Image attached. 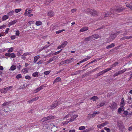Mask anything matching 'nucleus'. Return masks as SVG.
<instances>
[{
	"label": "nucleus",
	"mask_w": 132,
	"mask_h": 132,
	"mask_svg": "<svg viewBox=\"0 0 132 132\" xmlns=\"http://www.w3.org/2000/svg\"><path fill=\"white\" fill-rule=\"evenodd\" d=\"M104 129L107 132H110V130L109 128H107L106 127H105L104 128Z\"/></svg>",
	"instance_id": "nucleus-42"
},
{
	"label": "nucleus",
	"mask_w": 132,
	"mask_h": 132,
	"mask_svg": "<svg viewBox=\"0 0 132 132\" xmlns=\"http://www.w3.org/2000/svg\"><path fill=\"white\" fill-rule=\"evenodd\" d=\"M103 123L104 125V126H105L106 125L108 124L109 123V122L108 121H106L104 122Z\"/></svg>",
	"instance_id": "nucleus-63"
},
{
	"label": "nucleus",
	"mask_w": 132,
	"mask_h": 132,
	"mask_svg": "<svg viewBox=\"0 0 132 132\" xmlns=\"http://www.w3.org/2000/svg\"><path fill=\"white\" fill-rule=\"evenodd\" d=\"M44 87V85H42L39 87L38 88H37L34 91V93H36L37 92H38L39 90H41L42 89H43Z\"/></svg>",
	"instance_id": "nucleus-10"
},
{
	"label": "nucleus",
	"mask_w": 132,
	"mask_h": 132,
	"mask_svg": "<svg viewBox=\"0 0 132 132\" xmlns=\"http://www.w3.org/2000/svg\"><path fill=\"white\" fill-rule=\"evenodd\" d=\"M92 39H97L99 37V36L98 34H96L93 35L91 36Z\"/></svg>",
	"instance_id": "nucleus-25"
},
{
	"label": "nucleus",
	"mask_w": 132,
	"mask_h": 132,
	"mask_svg": "<svg viewBox=\"0 0 132 132\" xmlns=\"http://www.w3.org/2000/svg\"><path fill=\"white\" fill-rule=\"evenodd\" d=\"M103 71H101L100 72H99L97 73V75L98 76H100V75H101L102 74H103Z\"/></svg>",
	"instance_id": "nucleus-56"
},
{
	"label": "nucleus",
	"mask_w": 132,
	"mask_h": 132,
	"mask_svg": "<svg viewBox=\"0 0 132 132\" xmlns=\"http://www.w3.org/2000/svg\"><path fill=\"white\" fill-rule=\"evenodd\" d=\"M13 12L14 11H13L10 12L8 13V16H11V15H12Z\"/></svg>",
	"instance_id": "nucleus-55"
},
{
	"label": "nucleus",
	"mask_w": 132,
	"mask_h": 132,
	"mask_svg": "<svg viewBox=\"0 0 132 132\" xmlns=\"http://www.w3.org/2000/svg\"><path fill=\"white\" fill-rule=\"evenodd\" d=\"M22 71L23 73H27L28 72L26 68L24 69H22Z\"/></svg>",
	"instance_id": "nucleus-45"
},
{
	"label": "nucleus",
	"mask_w": 132,
	"mask_h": 132,
	"mask_svg": "<svg viewBox=\"0 0 132 132\" xmlns=\"http://www.w3.org/2000/svg\"><path fill=\"white\" fill-rule=\"evenodd\" d=\"M54 118V116H49L48 117L43 118L41 120L43 122H44L47 121L48 120H49L51 119H53Z\"/></svg>",
	"instance_id": "nucleus-8"
},
{
	"label": "nucleus",
	"mask_w": 132,
	"mask_h": 132,
	"mask_svg": "<svg viewBox=\"0 0 132 132\" xmlns=\"http://www.w3.org/2000/svg\"><path fill=\"white\" fill-rule=\"evenodd\" d=\"M32 76L34 77H38V72H36L32 74Z\"/></svg>",
	"instance_id": "nucleus-40"
},
{
	"label": "nucleus",
	"mask_w": 132,
	"mask_h": 132,
	"mask_svg": "<svg viewBox=\"0 0 132 132\" xmlns=\"http://www.w3.org/2000/svg\"><path fill=\"white\" fill-rule=\"evenodd\" d=\"M114 13V12H113V9H112L110 10V12H106L104 13V17L108 16L110 14H113Z\"/></svg>",
	"instance_id": "nucleus-7"
},
{
	"label": "nucleus",
	"mask_w": 132,
	"mask_h": 132,
	"mask_svg": "<svg viewBox=\"0 0 132 132\" xmlns=\"http://www.w3.org/2000/svg\"><path fill=\"white\" fill-rule=\"evenodd\" d=\"M13 86H10L6 88H4L0 90V91L2 93L5 94L6 93L8 90H11L12 89Z\"/></svg>",
	"instance_id": "nucleus-3"
},
{
	"label": "nucleus",
	"mask_w": 132,
	"mask_h": 132,
	"mask_svg": "<svg viewBox=\"0 0 132 132\" xmlns=\"http://www.w3.org/2000/svg\"><path fill=\"white\" fill-rule=\"evenodd\" d=\"M25 78L26 79L29 80L31 78V77L30 76H27L25 77Z\"/></svg>",
	"instance_id": "nucleus-54"
},
{
	"label": "nucleus",
	"mask_w": 132,
	"mask_h": 132,
	"mask_svg": "<svg viewBox=\"0 0 132 132\" xmlns=\"http://www.w3.org/2000/svg\"><path fill=\"white\" fill-rule=\"evenodd\" d=\"M91 58L90 56H88L87 57L83 59L84 62L86 61L89 59Z\"/></svg>",
	"instance_id": "nucleus-43"
},
{
	"label": "nucleus",
	"mask_w": 132,
	"mask_h": 132,
	"mask_svg": "<svg viewBox=\"0 0 132 132\" xmlns=\"http://www.w3.org/2000/svg\"><path fill=\"white\" fill-rule=\"evenodd\" d=\"M15 55L14 53H12L10 54V57L12 58H13L15 57Z\"/></svg>",
	"instance_id": "nucleus-49"
},
{
	"label": "nucleus",
	"mask_w": 132,
	"mask_h": 132,
	"mask_svg": "<svg viewBox=\"0 0 132 132\" xmlns=\"http://www.w3.org/2000/svg\"><path fill=\"white\" fill-rule=\"evenodd\" d=\"M65 30V29H62V30L57 31H56V33L57 34H59V33L62 32L63 31H64Z\"/></svg>",
	"instance_id": "nucleus-41"
},
{
	"label": "nucleus",
	"mask_w": 132,
	"mask_h": 132,
	"mask_svg": "<svg viewBox=\"0 0 132 132\" xmlns=\"http://www.w3.org/2000/svg\"><path fill=\"white\" fill-rule=\"evenodd\" d=\"M105 104V102H102L100 103L99 104L97 105V108H100L101 107H102L103 105H104Z\"/></svg>",
	"instance_id": "nucleus-17"
},
{
	"label": "nucleus",
	"mask_w": 132,
	"mask_h": 132,
	"mask_svg": "<svg viewBox=\"0 0 132 132\" xmlns=\"http://www.w3.org/2000/svg\"><path fill=\"white\" fill-rule=\"evenodd\" d=\"M120 75L118 71L117 72L113 75V76L114 77H116Z\"/></svg>",
	"instance_id": "nucleus-46"
},
{
	"label": "nucleus",
	"mask_w": 132,
	"mask_h": 132,
	"mask_svg": "<svg viewBox=\"0 0 132 132\" xmlns=\"http://www.w3.org/2000/svg\"><path fill=\"white\" fill-rule=\"evenodd\" d=\"M16 68V67L15 65H12L10 67V69H9L10 71H13L15 70Z\"/></svg>",
	"instance_id": "nucleus-27"
},
{
	"label": "nucleus",
	"mask_w": 132,
	"mask_h": 132,
	"mask_svg": "<svg viewBox=\"0 0 132 132\" xmlns=\"http://www.w3.org/2000/svg\"><path fill=\"white\" fill-rule=\"evenodd\" d=\"M17 68L19 70L21 68V67H22V65H19V66H18L17 64Z\"/></svg>",
	"instance_id": "nucleus-62"
},
{
	"label": "nucleus",
	"mask_w": 132,
	"mask_h": 132,
	"mask_svg": "<svg viewBox=\"0 0 132 132\" xmlns=\"http://www.w3.org/2000/svg\"><path fill=\"white\" fill-rule=\"evenodd\" d=\"M67 43L68 42L66 41H65L63 42L61 45L62 47V48H64V47L67 44Z\"/></svg>",
	"instance_id": "nucleus-29"
},
{
	"label": "nucleus",
	"mask_w": 132,
	"mask_h": 132,
	"mask_svg": "<svg viewBox=\"0 0 132 132\" xmlns=\"http://www.w3.org/2000/svg\"><path fill=\"white\" fill-rule=\"evenodd\" d=\"M120 105L122 106H124L125 105L124 99L123 98H122L121 100Z\"/></svg>",
	"instance_id": "nucleus-34"
},
{
	"label": "nucleus",
	"mask_w": 132,
	"mask_h": 132,
	"mask_svg": "<svg viewBox=\"0 0 132 132\" xmlns=\"http://www.w3.org/2000/svg\"><path fill=\"white\" fill-rule=\"evenodd\" d=\"M71 115L70 114H68L66 116L65 118H69V117H71Z\"/></svg>",
	"instance_id": "nucleus-57"
},
{
	"label": "nucleus",
	"mask_w": 132,
	"mask_h": 132,
	"mask_svg": "<svg viewBox=\"0 0 132 132\" xmlns=\"http://www.w3.org/2000/svg\"><path fill=\"white\" fill-rule=\"evenodd\" d=\"M43 62V60H40V61H39V62H37V64H41Z\"/></svg>",
	"instance_id": "nucleus-58"
},
{
	"label": "nucleus",
	"mask_w": 132,
	"mask_h": 132,
	"mask_svg": "<svg viewBox=\"0 0 132 132\" xmlns=\"http://www.w3.org/2000/svg\"><path fill=\"white\" fill-rule=\"evenodd\" d=\"M16 22V20H14L12 21L11 22L9 23V25H12L13 24H14Z\"/></svg>",
	"instance_id": "nucleus-37"
},
{
	"label": "nucleus",
	"mask_w": 132,
	"mask_h": 132,
	"mask_svg": "<svg viewBox=\"0 0 132 132\" xmlns=\"http://www.w3.org/2000/svg\"><path fill=\"white\" fill-rule=\"evenodd\" d=\"M99 113V111H95L93 112V114H91V115L92 116V117H94L95 116V115L98 114Z\"/></svg>",
	"instance_id": "nucleus-36"
},
{
	"label": "nucleus",
	"mask_w": 132,
	"mask_h": 132,
	"mask_svg": "<svg viewBox=\"0 0 132 132\" xmlns=\"http://www.w3.org/2000/svg\"><path fill=\"white\" fill-rule=\"evenodd\" d=\"M62 50H61L60 51L55 52L54 53H51L49 54H48L47 55H50V56H49V57H50L51 56L57 54L61 52Z\"/></svg>",
	"instance_id": "nucleus-12"
},
{
	"label": "nucleus",
	"mask_w": 132,
	"mask_h": 132,
	"mask_svg": "<svg viewBox=\"0 0 132 132\" xmlns=\"http://www.w3.org/2000/svg\"><path fill=\"white\" fill-rule=\"evenodd\" d=\"M60 103V101L59 100L54 102L50 106V109H54V108L57 106Z\"/></svg>",
	"instance_id": "nucleus-6"
},
{
	"label": "nucleus",
	"mask_w": 132,
	"mask_h": 132,
	"mask_svg": "<svg viewBox=\"0 0 132 132\" xmlns=\"http://www.w3.org/2000/svg\"><path fill=\"white\" fill-rule=\"evenodd\" d=\"M9 28H7L6 29L5 31V34H7L8 33V32H9Z\"/></svg>",
	"instance_id": "nucleus-59"
},
{
	"label": "nucleus",
	"mask_w": 132,
	"mask_h": 132,
	"mask_svg": "<svg viewBox=\"0 0 132 132\" xmlns=\"http://www.w3.org/2000/svg\"><path fill=\"white\" fill-rule=\"evenodd\" d=\"M48 15L52 17L54 15V13L52 11H50L48 12Z\"/></svg>",
	"instance_id": "nucleus-21"
},
{
	"label": "nucleus",
	"mask_w": 132,
	"mask_h": 132,
	"mask_svg": "<svg viewBox=\"0 0 132 132\" xmlns=\"http://www.w3.org/2000/svg\"><path fill=\"white\" fill-rule=\"evenodd\" d=\"M91 12H90V14L94 16L98 15V13L96 11L94 10H92Z\"/></svg>",
	"instance_id": "nucleus-9"
},
{
	"label": "nucleus",
	"mask_w": 132,
	"mask_h": 132,
	"mask_svg": "<svg viewBox=\"0 0 132 132\" xmlns=\"http://www.w3.org/2000/svg\"><path fill=\"white\" fill-rule=\"evenodd\" d=\"M78 116L77 115H74L70 119V121L71 122L73 121Z\"/></svg>",
	"instance_id": "nucleus-14"
},
{
	"label": "nucleus",
	"mask_w": 132,
	"mask_h": 132,
	"mask_svg": "<svg viewBox=\"0 0 132 132\" xmlns=\"http://www.w3.org/2000/svg\"><path fill=\"white\" fill-rule=\"evenodd\" d=\"M109 107L110 109L113 111L117 108V104L116 103L112 102L110 104Z\"/></svg>",
	"instance_id": "nucleus-2"
},
{
	"label": "nucleus",
	"mask_w": 132,
	"mask_h": 132,
	"mask_svg": "<svg viewBox=\"0 0 132 132\" xmlns=\"http://www.w3.org/2000/svg\"><path fill=\"white\" fill-rule=\"evenodd\" d=\"M104 127L103 123H101L97 125V127L98 128H101Z\"/></svg>",
	"instance_id": "nucleus-32"
},
{
	"label": "nucleus",
	"mask_w": 132,
	"mask_h": 132,
	"mask_svg": "<svg viewBox=\"0 0 132 132\" xmlns=\"http://www.w3.org/2000/svg\"><path fill=\"white\" fill-rule=\"evenodd\" d=\"M112 9H113V12H114V13L116 12V14H118L119 13V12H121L123 10H125V9L121 7L117 9L114 8Z\"/></svg>",
	"instance_id": "nucleus-5"
},
{
	"label": "nucleus",
	"mask_w": 132,
	"mask_h": 132,
	"mask_svg": "<svg viewBox=\"0 0 132 132\" xmlns=\"http://www.w3.org/2000/svg\"><path fill=\"white\" fill-rule=\"evenodd\" d=\"M114 43H112L111 45H109L107 46L106 47L107 49H108L110 48H111L114 46Z\"/></svg>",
	"instance_id": "nucleus-22"
},
{
	"label": "nucleus",
	"mask_w": 132,
	"mask_h": 132,
	"mask_svg": "<svg viewBox=\"0 0 132 132\" xmlns=\"http://www.w3.org/2000/svg\"><path fill=\"white\" fill-rule=\"evenodd\" d=\"M98 99V97L96 96H93L90 99V100H93L94 101H96Z\"/></svg>",
	"instance_id": "nucleus-24"
},
{
	"label": "nucleus",
	"mask_w": 132,
	"mask_h": 132,
	"mask_svg": "<svg viewBox=\"0 0 132 132\" xmlns=\"http://www.w3.org/2000/svg\"><path fill=\"white\" fill-rule=\"evenodd\" d=\"M126 71V70H123H123H120L118 71L119 72V74L120 75V74H121L122 73H123L124 72Z\"/></svg>",
	"instance_id": "nucleus-44"
},
{
	"label": "nucleus",
	"mask_w": 132,
	"mask_h": 132,
	"mask_svg": "<svg viewBox=\"0 0 132 132\" xmlns=\"http://www.w3.org/2000/svg\"><path fill=\"white\" fill-rule=\"evenodd\" d=\"M10 53H7L5 54V55L6 56L10 57Z\"/></svg>",
	"instance_id": "nucleus-64"
},
{
	"label": "nucleus",
	"mask_w": 132,
	"mask_h": 132,
	"mask_svg": "<svg viewBox=\"0 0 132 132\" xmlns=\"http://www.w3.org/2000/svg\"><path fill=\"white\" fill-rule=\"evenodd\" d=\"M53 1V0H45L44 3L46 5H48Z\"/></svg>",
	"instance_id": "nucleus-20"
},
{
	"label": "nucleus",
	"mask_w": 132,
	"mask_h": 132,
	"mask_svg": "<svg viewBox=\"0 0 132 132\" xmlns=\"http://www.w3.org/2000/svg\"><path fill=\"white\" fill-rule=\"evenodd\" d=\"M92 9H87L85 10V12L87 13H90V12H91V10Z\"/></svg>",
	"instance_id": "nucleus-30"
},
{
	"label": "nucleus",
	"mask_w": 132,
	"mask_h": 132,
	"mask_svg": "<svg viewBox=\"0 0 132 132\" xmlns=\"http://www.w3.org/2000/svg\"><path fill=\"white\" fill-rule=\"evenodd\" d=\"M79 130H83L85 129V127L84 126H82L79 127Z\"/></svg>",
	"instance_id": "nucleus-47"
},
{
	"label": "nucleus",
	"mask_w": 132,
	"mask_h": 132,
	"mask_svg": "<svg viewBox=\"0 0 132 132\" xmlns=\"http://www.w3.org/2000/svg\"><path fill=\"white\" fill-rule=\"evenodd\" d=\"M77 10L76 9H73L71 10V12L72 13H74Z\"/></svg>",
	"instance_id": "nucleus-53"
},
{
	"label": "nucleus",
	"mask_w": 132,
	"mask_h": 132,
	"mask_svg": "<svg viewBox=\"0 0 132 132\" xmlns=\"http://www.w3.org/2000/svg\"><path fill=\"white\" fill-rule=\"evenodd\" d=\"M9 18V16L6 15H5L3 16L2 18V20L3 21Z\"/></svg>",
	"instance_id": "nucleus-28"
},
{
	"label": "nucleus",
	"mask_w": 132,
	"mask_h": 132,
	"mask_svg": "<svg viewBox=\"0 0 132 132\" xmlns=\"http://www.w3.org/2000/svg\"><path fill=\"white\" fill-rule=\"evenodd\" d=\"M22 50H20L19 51H18V52L17 53V55H19L22 53Z\"/></svg>",
	"instance_id": "nucleus-52"
},
{
	"label": "nucleus",
	"mask_w": 132,
	"mask_h": 132,
	"mask_svg": "<svg viewBox=\"0 0 132 132\" xmlns=\"http://www.w3.org/2000/svg\"><path fill=\"white\" fill-rule=\"evenodd\" d=\"M31 54V53H29L28 52H27V53H24L23 54V55L24 56H27V55H29V54Z\"/></svg>",
	"instance_id": "nucleus-61"
},
{
	"label": "nucleus",
	"mask_w": 132,
	"mask_h": 132,
	"mask_svg": "<svg viewBox=\"0 0 132 132\" xmlns=\"http://www.w3.org/2000/svg\"><path fill=\"white\" fill-rule=\"evenodd\" d=\"M91 116H92L91 114H88L87 117V118L88 119H90L91 118Z\"/></svg>",
	"instance_id": "nucleus-60"
},
{
	"label": "nucleus",
	"mask_w": 132,
	"mask_h": 132,
	"mask_svg": "<svg viewBox=\"0 0 132 132\" xmlns=\"http://www.w3.org/2000/svg\"><path fill=\"white\" fill-rule=\"evenodd\" d=\"M51 72L50 71H47L44 72V73L46 75H47L49 74L50 72Z\"/></svg>",
	"instance_id": "nucleus-51"
},
{
	"label": "nucleus",
	"mask_w": 132,
	"mask_h": 132,
	"mask_svg": "<svg viewBox=\"0 0 132 132\" xmlns=\"http://www.w3.org/2000/svg\"><path fill=\"white\" fill-rule=\"evenodd\" d=\"M123 38L124 39L132 38V36L124 37Z\"/></svg>",
	"instance_id": "nucleus-38"
},
{
	"label": "nucleus",
	"mask_w": 132,
	"mask_h": 132,
	"mask_svg": "<svg viewBox=\"0 0 132 132\" xmlns=\"http://www.w3.org/2000/svg\"><path fill=\"white\" fill-rule=\"evenodd\" d=\"M92 39L91 36L87 37L84 39L85 41H89Z\"/></svg>",
	"instance_id": "nucleus-26"
},
{
	"label": "nucleus",
	"mask_w": 132,
	"mask_h": 132,
	"mask_svg": "<svg viewBox=\"0 0 132 132\" xmlns=\"http://www.w3.org/2000/svg\"><path fill=\"white\" fill-rule=\"evenodd\" d=\"M123 114L126 116H127L128 114V112L126 111H124Z\"/></svg>",
	"instance_id": "nucleus-50"
},
{
	"label": "nucleus",
	"mask_w": 132,
	"mask_h": 132,
	"mask_svg": "<svg viewBox=\"0 0 132 132\" xmlns=\"http://www.w3.org/2000/svg\"><path fill=\"white\" fill-rule=\"evenodd\" d=\"M118 64V62H116L112 65V67L110 68H112V69L114 67L116 66Z\"/></svg>",
	"instance_id": "nucleus-39"
},
{
	"label": "nucleus",
	"mask_w": 132,
	"mask_h": 132,
	"mask_svg": "<svg viewBox=\"0 0 132 132\" xmlns=\"http://www.w3.org/2000/svg\"><path fill=\"white\" fill-rule=\"evenodd\" d=\"M38 98L39 97H36L33 98L31 100H29L27 102L29 103H31L34 101L37 100L38 99Z\"/></svg>",
	"instance_id": "nucleus-11"
},
{
	"label": "nucleus",
	"mask_w": 132,
	"mask_h": 132,
	"mask_svg": "<svg viewBox=\"0 0 132 132\" xmlns=\"http://www.w3.org/2000/svg\"><path fill=\"white\" fill-rule=\"evenodd\" d=\"M10 102H7L6 101H5V102H4V103L2 105V107L6 106L10 104Z\"/></svg>",
	"instance_id": "nucleus-19"
},
{
	"label": "nucleus",
	"mask_w": 132,
	"mask_h": 132,
	"mask_svg": "<svg viewBox=\"0 0 132 132\" xmlns=\"http://www.w3.org/2000/svg\"><path fill=\"white\" fill-rule=\"evenodd\" d=\"M116 33H114L113 34H112L110 35V38H111L110 40H109V39H108L106 41V43H108L113 40L114 39H115L116 37V36L117 35H118L119 34V32L118 31V32H116Z\"/></svg>",
	"instance_id": "nucleus-1"
},
{
	"label": "nucleus",
	"mask_w": 132,
	"mask_h": 132,
	"mask_svg": "<svg viewBox=\"0 0 132 132\" xmlns=\"http://www.w3.org/2000/svg\"><path fill=\"white\" fill-rule=\"evenodd\" d=\"M57 57H56V56H55L53 57H52V58H50L49 60V61L50 63L52 61L55 60H56V58Z\"/></svg>",
	"instance_id": "nucleus-23"
},
{
	"label": "nucleus",
	"mask_w": 132,
	"mask_h": 132,
	"mask_svg": "<svg viewBox=\"0 0 132 132\" xmlns=\"http://www.w3.org/2000/svg\"><path fill=\"white\" fill-rule=\"evenodd\" d=\"M112 69V68H107L106 69H105V70H103V73H104L106 72L110 71V70H111Z\"/></svg>",
	"instance_id": "nucleus-31"
},
{
	"label": "nucleus",
	"mask_w": 132,
	"mask_h": 132,
	"mask_svg": "<svg viewBox=\"0 0 132 132\" xmlns=\"http://www.w3.org/2000/svg\"><path fill=\"white\" fill-rule=\"evenodd\" d=\"M69 121H64L62 123V124H63V125H65L68 124V123L69 122Z\"/></svg>",
	"instance_id": "nucleus-48"
},
{
	"label": "nucleus",
	"mask_w": 132,
	"mask_h": 132,
	"mask_svg": "<svg viewBox=\"0 0 132 132\" xmlns=\"http://www.w3.org/2000/svg\"><path fill=\"white\" fill-rule=\"evenodd\" d=\"M42 23V22L40 21H37L35 23L36 25L37 26L41 25Z\"/></svg>",
	"instance_id": "nucleus-33"
},
{
	"label": "nucleus",
	"mask_w": 132,
	"mask_h": 132,
	"mask_svg": "<svg viewBox=\"0 0 132 132\" xmlns=\"http://www.w3.org/2000/svg\"><path fill=\"white\" fill-rule=\"evenodd\" d=\"M61 80V79L60 77H57L54 80L53 82V84H55L57 82L60 81Z\"/></svg>",
	"instance_id": "nucleus-18"
},
{
	"label": "nucleus",
	"mask_w": 132,
	"mask_h": 132,
	"mask_svg": "<svg viewBox=\"0 0 132 132\" xmlns=\"http://www.w3.org/2000/svg\"><path fill=\"white\" fill-rule=\"evenodd\" d=\"M31 10L29 9H27L25 11L24 15L25 16L28 15L29 17L32 16L33 15V14H31Z\"/></svg>",
	"instance_id": "nucleus-4"
},
{
	"label": "nucleus",
	"mask_w": 132,
	"mask_h": 132,
	"mask_svg": "<svg viewBox=\"0 0 132 132\" xmlns=\"http://www.w3.org/2000/svg\"><path fill=\"white\" fill-rule=\"evenodd\" d=\"M73 60V58L65 60V63H68L71 62V60Z\"/></svg>",
	"instance_id": "nucleus-35"
},
{
	"label": "nucleus",
	"mask_w": 132,
	"mask_h": 132,
	"mask_svg": "<svg viewBox=\"0 0 132 132\" xmlns=\"http://www.w3.org/2000/svg\"><path fill=\"white\" fill-rule=\"evenodd\" d=\"M40 57V56L38 55L35 56L34 57V63H36Z\"/></svg>",
	"instance_id": "nucleus-13"
},
{
	"label": "nucleus",
	"mask_w": 132,
	"mask_h": 132,
	"mask_svg": "<svg viewBox=\"0 0 132 132\" xmlns=\"http://www.w3.org/2000/svg\"><path fill=\"white\" fill-rule=\"evenodd\" d=\"M125 108L123 106H122L119 108L118 110V112L119 113H121L122 111H124Z\"/></svg>",
	"instance_id": "nucleus-15"
},
{
	"label": "nucleus",
	"mask_w": 132,
	"mask_h": 132,
	"mask_svg": "<svg viewBox=\"0 0 132 132\" xmlns=\"http://www.w3.org/2000/svg\"><path fill=\"white\" fill-rule=\"evenodd\" d=\"M88 29V28L87 27H84L80 29V31L81 32H82L87 30Z\"/></svg>",
	"instance_id": "nucleus-16"
}]
</instances>
